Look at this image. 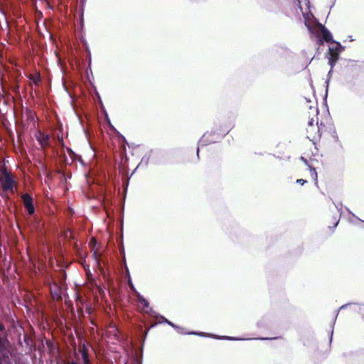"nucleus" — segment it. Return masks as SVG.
<instances>
[{
  "label": "nucleus",
  "instance_id": "obj_13",
  "mask_svg": "<svg viewBox=\"0 0 364 364\" xmlns=\"http://www.w3.org/2000/svg\"><path fill=\"white\" fill-rule=\"evenodd\" d=\"M127 274H128L129 287L131 291L133 292L134 295L136 297V296H139V294H141L136 289L134 284L132 283V279H131V277H130V274H129V270L127 268Z\"/></svg>",
  "mask_w": 364,
  "mask_h": 364
},
{
  "label": "nucleus",
  "instance_id": "obj_27",
  "mask_svg": "<svg viewBox=\"0 0 364 364\" xmlns=\"http://www.w3.org/2000/svg\"><path fill=\"white\" fill-rule=\"evenodd\" d=\"M105 114H106V117H107V118H108V115H107V112H105ZM107 120H108V122H109V124H110V127H112V129H114V126H112V125L111 124L109 119H107Z\"/></svg>",
  "mask_w": 364,
  "mask_h": 364
},
{
  "label": "nucleus",
  "instance_id": "obj_16",
  "mask_svg": "<svg viewBox=\"0 0 364 364\" xmlns=\"http://www.w3.org/2000/svg\"><path fill=\"white\" fill-rule=\"evenodd\" d=\"M309 167V170H310V172H311V178L315 181V184L317 186L318 185L317 172H316V169L314 168H312L310 166Z\"/></svg>",
  "mask_w": 364,
  "mask_h": 364
},
{
  "label": "nucleus",
  "instance_id": "obj_12",
  "mask_svg": "<svg viewBox=\"0 0 364 364\" xmlns=\"http://www.w3.org/2000/svg\"><path fill=\"white\" fill-rule=\"evenodd\" d=\"M156 316L161 318V321L159 322L160 323H164L168 324V326H171L172 328H173L175 329H181V330H182V327L178 326L174 324L173 322H171V321L168 320L164 316H163L161 315H158Z\"/></svg>",
  "mask_w": 364,
  "mask_h": 364
},
{
  "label": "nucleus",
  "instance_id": "obj_1",
  "mask_svg": "<svg viewBox=\"0 0 364 364\" xmlns=\"http://www.w3.org/2000/svg\"><path fill=\"white\" fill-rule=\"evenodd\" d=\"M229 132L230 129L228 127H222L219 130H213L210 133L206 132L198 141L199 146H207L208 144L215 143Z\"/></svg>",
  "mask_w": 364,
  "mask_h": 364
},
{
  "label": "nucleus",
  "instance_id": "obj_2",
  "mask_svg": "<svg viewBox=\"0 0 364 364\" xmlns=\"http://www.w3.org/2000/svg\"><path fill=\"white\" fill-rule=\"evenodd\" d=\"M0 182L4 191L14 192L16 181L11 173L6 168H2L1 170Z\"/></svg>",
  "mask_w": 364,
  "mask_h": 364
},
{
  "label": "nucleus",
  "instance_id": "obj_18",
  "mask_svg": "<svg viewBox=\"0 0 364 364\" xmlns=\"http://www.w3.org/2000/svg\"><path fill=\"white\" fill-rule=\"evenodd\" d=\"M332 73H333V69L331 68V70L328 71V79L326 80V81L325 82V83L326 84V95H325V100L326 99L327 97V93H328V84H329V81H330V77L332 75Z\"/></svg>",
  "mask_w": 364,
  "mask_h": 364
},
{
  "label": "nucleus",
  "instance_id": "obj_24",
  "mask_svg": "<svg viewBox=\"0 0 364 364\" xmlns=\"http://www.w3.org/2000/svg\"><path fill=\"white\" fill-rule=\"evenodd\" d=\"M277 338H264V337H260V338H258L257 339L258 340H261V341H266V340H272V339H276Z\"/></svg>",
  "mask_w": 364,
  "mask_h": 364
},
{
  "label": "nucleus",
  "instance_id": "obj_5",
  "mask_svg": "<svg viewBox=\"0 0 364 364\" xmlns=\"http://www.w3.org/2000/svg\"><path fill=\"white\" fill-rule=\"evenodd\" d=\"M261 6L269 12H277L281 6L280 0H259Z\"/></svg>",
  "mask_w": 364,
  "mask_h": 364
},
{
  "label": "nucleus",
  "instance_id": "obj_28",
  "mask_svg": "<svg viewBox=\"0 0 364 364\" xmlns=\"http://www.w3.org/2000/svg\"><path fill=\"white\" fill-rule=\"evenodd\" d=\"M301 160L304 161L306 164H308V161L304 157L301 156Z\"/></svg>",
  "mask_w": 364,
  "mask_h": 364
},
{
  "label": "nucleus",
  "instance_id": "obj_37",
  "mask_svg": "<svg viewBox=\"0 0 364 364\" xmlns=\"http://www.w3.org/2000/svg\"><path fill=\"white\" fill-rule=\"evenodd\" d=\"M31 118L32 119V120H34V117L31 116Z\"/></svg>",
  "mask_w": 364,
  "mask_h": 364
},
{
  "label": "nucleus",
  "instance_id": "obj_26",
  "mask_svg": "<svg viewBox=\"0 0 364 364\" xmlns=\"http://www.w3.org/2000/svg\"><path fill=\"white\" fill-rule=\"evenodd\" d=\"M336 205V208H337V210L338 211H340L341 210V207H342V204L340 203V204H338V205Z\"/></svg>",
  "mask_w": 364,
  "mask_h": 364
},
{
  "label": "nucleus",
  "instance_id": "obj_36",
  "mask_svg": "<svg viewBox=\"0 0 364 364\" xmlns=\"http://www.w3.org/2000/svg\"><path fill=\"white\" fill-rule=\"evenodd\" d=\"M346 210H347V211H348L350 213H351V212L349 210V209H348V208H346Z\"/></svg>",
  "mask_w": 364,
  "mask_h": 364
},
{
  "label": "nucleus",
  "instance_id": "obj_21",
  "mask_svg": "<svg viewBox=\"0 0 364 364\" xmlns=\"http://www.w3.org/2000/svg\"><path fill=\"white\" fill-rule=\"evenodd\" d=\"M87 55H88V58H89L88 67H89V69L91 70V53L89 49H87Z\"/></svg>",
  "mask_w": 364,
  "mask_h": 364
},
{
  "label": "nucleus",
  "instance_id": "obj_32",
  "mask_svg": "<svg viewBox=\"0 0 364 364\" xmlns=\"http://www.w3.org/2000/svg\"><path fill=\"white\" fill-rule=\"evenodd\" d=\"M296 1H297V6L301 9V7L300 6V4H301L300 1L299 0H296Z\"/></svg>",
  "mask_w": 364,
  "mask_h": 364
},
{
  "label": "nucleus",
  "instance_id": "obj_8",
  "mask_svg": "<svg viewBox=\"0 0 364 364\" xmlns=\"http://www.w3.org/2000/svg\"><path fill=\"white\" fill-rule=\"evenodd\" d=\"M326 57L328 59V64L331 67V69L335 66L337 60L339 58L338 52L333 53V48L329 47L328 52L326 54Z\"/></svg>",
  "mask_w": 364,
  "mask_h": 364
},
{
  "label": "nucleus",
  "instance_id": "obj_25",
  "mask_svg": "<svg viewBox=\"0 0 364 364\" xmlns=\"http://www.w3.org/2000/svg\"><path fill=\"white\" fill-rule=\"evenodd\" d=\"M68 153L70 154V155L72 156L73 155H75V154L74 153V151L70 149V148H68Z\"/></svg>",
  "mask_w": 364,
  "mask_h": 364
},
{
  "label": "nucleus",
  "instance_id": "obj_31",
  "mask_svg": "<svg viewBox=\"0 0 364 364\" xmlns=\"http://www.w3.org/2000/svg\"><path fill=\"white\" fill-rule=\"evenodd\" d=\"M313 122H314V119H311L309 122V124L310 126H311V125H313Z\"/></svg>",
  "mask_w": 364,
  "mask_h": 364
},
{
  "label": "nucleus",
  "instance_id": "obj_30",
  "mask_svg": "<svg viewBox=\"0 0 364 364\" xmlns=\"http://www.w3.org/2000/svg\"><path fill=\"white\" fill-rule=\"evenodd\" d=\"M134 364H142L141 360H135Z\"/></svg>",
  "mask_w": 364,
  "mask_h": 364
},
{
  "label": "nucleus",
  "instance_id": "obj_14",
  "mask_svg": "<svg viewBox=\"0 0 364 364\" xmlns=\"http://www.w3.org/2000/svg\"><path fill=\"white\" fill-rule=\"evenodd\" d=\"M81 357L83 364H91L90 360L88 355V350L86 348H84L81 350Z\"/></svg>",
  "mask_w": 364,
  "mask_h": 364
},
{
  "label": "nucleus",
  "instance_id": "obj_15",
  "mask_svg": "<svg viewBox=\"0 0 364 364\" xmlns=\"http://www.w3.org/2000/svg\"><path fill=\"white\" fill-rule=\"evenodd\" d=\"M334 43H336V46L334 47H333V53L338 52V55H339L340 53L344 50L345 48L339 42L335 41Z\"/></svg>",
  "mask_w": 364,
  "mask_h": 364
},
{
  "label": "nucleus",
  "instance_id": "obj_17",
  "mask_svg": "<svg viewBox=\"0 0 364 364\" xmlns=\"http://www.w3.org/2000/svg\"><path fill=\"white\" fill-rule=\"evenodd\" d=\"M29 79L35 84L38 85L41 82V77L39 74L32 75Z\"/></svg>",
  "mask_w": 364,
  "mask_h": 364
},
{
  "label": "nucleus",
  "instance_id": "obj_3",
  "mask_svg": "<svg viewBox=\"0 0 364 364\" xmlns=\"http://www.w3.org/2000/svg\"><path fill=\"white\" fill-rule=\"evenodd\" d=\"M347 308H350L351 311H355V312H358L359 313L361 316H362V318L363 319L364 321V304H356V303H348V304H343L342 305L338 310L333 321H332V330H331V336H330V342H331L332 341V338H333V327H334V325H335V323H336V318H337V316H338V311L340 310H342V309H346Z\"/></svg>",
  "mask_w": 364,
  "mask_h": 364
},
{
  "label": "nucleus",
  "instance_id": "obj_19",
  "mask_svg": "<svg viewBox=\"0 0 364 364\" xmlns=\"http://www.w3.org/2000/svg\"><path fill=\"white\" fill-rule=\"evenodd\" d=\"M304 18L305 19V25L309 29V30H311L313 28V26L310 24V23L308 22V20H307V14H304Z\"/></svg>",
  "mask_w": 364,
  "mask_h": 364
},
{
  "label": "nucleus",
  "instance_id": "obj_10",
  "mask_svg": "<svg viewBox=\"0 0 364 364\" xmlns=\"http://www.w3.org/2000/svg\"><path fill=\"white\" fill-rule=\"evenodd\" d=\"M322 39H320L319 41L321 42L322 40L328 42V43H334L335 41L333 39V36L330 31L327 29L325 26L322 27L321 30Z\"/></svg>",
  "mask_w": 364,
  "mask_h": 364
},
{
  "label": "nucleus",
  "instance_id": "obj_9",
  "mask_svg": "<svg viewBox=\"0 0 364 364\" xmlns=\"http://www.w3.org/2000/svg\"><path fill=\"white\" fill-rule=\"evenodd\" d=\"M37 140L42 148H46L49 146L50 136L43 132H39L37 136Z\"/></svg>",
  "mask_w": 364,
  "mask_h": 364
},
{
  "label": "nucleus",
  "instance_id": "obj_29",
  "mask_svg": "<svg viewBox=\"0 0 364 364\" xmlns=\"http://www.w3.org/2000/svg\"><path fill=\"white\" fill-rule=\"evenodd\" d=\"M65 364H77V363L75 360L67 362Z\"/></svg>",
  "mask_w": 364,
  "mask_h": 364
},
{
  "label": "nucleus",
  "instance_id": "obj_20",
  "mask_svg": "<svg viewBox=\"0 0 364 364\" xmlns=\"http://www.w3.org/2000/svg\"><path fill=\"white\" fill-rule=\"evenodd\" d=\"M55 287H56L57 290H56V291H53V290L51 289V293H52V294H53V296H60V295H59V294H58V290L59 289V288H60V287H59V286H58V284H55Z\"/></svg>",
  "mask_w": 364,
  "mask_h": 364
},
{
  "label": "nucleus",
  "instance_id": "obj_22",
  "mask_svg": "<svg viewBox=\"0 0 364 364\" xmlns=\"http://www.w3.org/2000/svg\"><path fill=\"white\" fill-rule=\"evenodd\" d=\"M334 220H335V222H334L333 225L332 227L333 230L335 229L337 227V225H338V224L339 223V219H337L336 218H334Z\"/></svg>",
  "mask_w": 364,
  "mask_h": 364
},
{
  "label": "nucleus",
  "instance_id": "obj_7",
  "mask_svg": "<svg viewBox=\"0 0 364 364\" xmlns=\"http://www.w3.org/2000/svg\"><path fill=\"white\" fill-rule=\"evenodd\" d=\"M137 301L142 305L143 311H144L148 315L150 316H154L156 315V312L149 307V301L141 294L136 296Z\"/></svg>",
  "mask_w": 364,
  "mask_h": 364
},
{
  "label": "nucleus",
  "instance_id": "obj_34",
  "mask_svg": "<svg viewBox=\"0 0 364 364\" xmlns=\"http://www.w3.org/2000/svg\"><path fill=\"white\" fill-rule=\"evenodd\" d=\"M65 163L66 164H69V163H68V159H67L65 156Z\"/></svg>",
  "mask_w": 364,
  "mask_h": 364
},
{
  "label": "nucleus",
  "instance_id": "obj_6",
  "mask_svg": "<svg viewBox=\"0 0 364 364\" xmlns=\"http://www.w3.org/2000/svg\"><path fill=\"white\" fill-rule=\"evenodd\" d=\"M21 197L28 214L29 215H33L35 213V206L33 197L29 193H23Z\"/></svg>",
  "mask_w": 364,
  "mask_h": 364
},
{
  "label": "nucleus",
  "instance_id": "obj_11",
  "mask_svg": "<svg viewBox=\"0 0 364 364\" xmlns=\"http://www.w3.org/2000/svg\"><path fill=\"white\" fill-rule=\"evenodd\" d=\"M149 159H150V154H145L141 158L140 163L138 164V166H136V168L135 169L140 168V167L146 168L148 166ZM135 171L136 170H134L133 173H134Z\"/></svg>",
  "mask_w": 364,
  "mask_h": 364
},
{
  "label": "nucleus",
  "instance_id": "obj_35",
  "mask_svg": "<svg viewBox=\"0 0 364 364\" xmlns=\"http://www.w3.org/2000/svg\"><path fill=\"white\" fill-rule=\"evenodd\" d=\"M68 178H71V174L70 173L69 175H68Z\"/></svg>",
  "mask_w": 364,
  "mask_h": 364
},
{
  "label": "nucleus",
  "instance_id": "obj_33",
  "mask_svg": "<svg viewBox=\"0 0 364 364\" xmlns=\"http://www.w3.org/2000/svg\"><path fill=\"white\" fill-rule=\"evenodd\" d=\"M199 151H200V148H199V146H198V148H197V156H198V157H199Z\"/></svg>",
  "mask_w": 364,
  "mask_h": 364
},
{
  "label": "nucleus",
  "instance_id": "obj_23",
  "mask_svg": "<svg viewBox=\"0 0 364 364\" xmlns=\"http://www.w3.org/2000/svg\"><path fill=\"white\" fill-rule=\"evenodd\" d=\"M307 181L306 180H304V179H297L296 180V183L300 184V185H304L306 183Z\"/></svg>",
  "mask_w": 364,
  "mask_h": 364
},
{
  "label": "nucleus",
  "instance_id": "obj_4",
  "mask_svg": "<svg viewBox=\"0 0 364 364\" xmlns=\"http://www.w3.org/2000/svg\"><path fill=\"white\" fill-rule=\"evenodd\" d=\"M176 330H177L178 333H181V334L197 335L199 336H205V337L209 336V337L215 338L217 339L228 340V341L244 340L243 338H237V337H232V336H215V335H213V334H210V333H205L203 332H198V331L186 332V331H184L183 328H182V330H181V329H176Z\"/></svg>",
  "mask_w": 364,
  "mask_h": 364
}]
</instances>
